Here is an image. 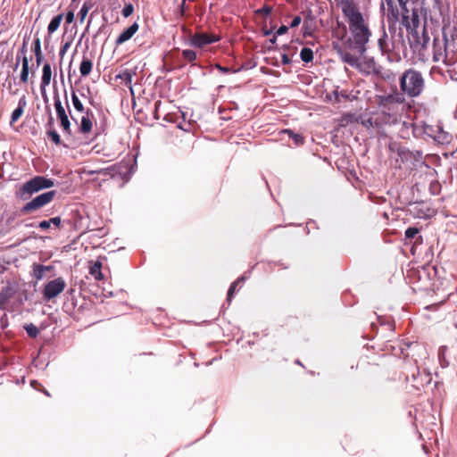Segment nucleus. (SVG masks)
<instances>
[{
	"label": "nucleus",
	"instance_id": "f257e3e1",
	"mask_svg": "<svg viewBox=\"0 0 457 457\" xmlns=\"http://www.w3.org/2000/svg\"><path fill=\"white\" fill-rule=\"evenodd\" d=\"M338 5L347 20L351 36L347 37L346 27L344 26L342 36H337L339 42L334 43L333 48L339 54L343 62L359 69L361 67L359 57L351 54V51L362 55L367 50L371 31L360 12L358 4L353 0H341Z\"/></svg>",
	"mask_w": 457,
	"mask_h": 457
},
{
	"label": "nucleus",
	"instance_id": "f03ea898",
	"mask_svg": "<svg viewBox=\"0 0 457 457\" xmlns=\"http://www.w3.org/2000/svg\"><path fill=\"white\" fill-rule=\"evenodd\" d=\"M375 99L378 111L369 119V122L378 127L398 124L409 108L403 95L397 90L386 96H376Z\"/></svg>",
	"mask_w": 457,
	"mask_h": 457
},
{
	"label": "nucleus",
	"instance_id": "7ed1b4c3",
	"mask_svg": "<svg viewBox=\"0 0 457 457\" xmlns=\"http://www.w3.org/2000/svg\"><path fill=\"white\" fill-rule=\"evenodd\" d=\"M403 25L410 32L409 41L411 47L421 51L426 48L429 42V36L425 27L424 11L422 7H413L411 10L408 6L402 9Z\"/></svg>",
	"mask_w": 457,
	"mask_h": 457
},
{
	"label": "nucleus",
	"instance_id": "20e7f679",
	"mask_svg": "<svg viewBox=\"0 0 457 457\" xmlns=\"http://www.w3.org/2000/svg\"><path fill=\"white\" fill-rule=\"evenodd\" d=\"M424 86L422 74L414 69L406 70L400 78V88L410 97L419 96L423 91Z\"/></svg>",
	"mask_w": 457,
	"mask_h": 457
},
{
	"label": "nucleus",
	"instance_id": "39448f33",
	"mask_svg": "<svg viewBox=\"0 0 457 457\" xmlns=\"http://www.w3.org/2000/svg\"><path fill=\"white\" fill-rule=\"evenodd\" d=\"M53 179L43 176H36L25 182L17 193V196L22 200H29L31 195L38 191L54 187Z\"/></svg>",
	"mask_w": 457,
	"mask_h": 457
},
{
	"label": "nucleus",
	"instance_id": "423d86ee",
	"mask_svg": "<svg viewBox=\"0 0 457 457\" xmlns=\"http://www.w3.org/2000/svg\"><path fill=\"white\" fill-rule=\"evenodd\" d=\"M55 194V191H48L36 196L21 207V213L22 215H29L36 212L50 204L54 200Z\"/></svg>",
	"mask_w": 457,
	"mask_h": 457
},
{
	"label": "nucleus",
	"instance_id": "0eeeda50",
	"mask_svg": "<svg viewBox=\"0 0 457 457\" xmlns=\"http://www.w3.org/2000/svg\"><path fill=\"white\" fill-rule=\"evenodd\" d=\"M424 11V21L425 27H428V22L430 25L435 28H439L443 22H445L447 18H449L448 13L437 9L436 7L428 5V7L423 8Z\"/></svg>",
	"mask_w": 457,
	"mask_h": 457
},
{
	"label": "nucleus",
	"instance_id": "6e6552de",
	"mask_svg": "<svg viewBox=\"0 0 457 457\" xmlns=\"http://www.w3.org/2000/svg\"><path fill=\"white\" fill-rule=\"evenodd\" d=\"M66 287V282L62 278H54L46 283L42 291L43 298L50 301L58 296Z\"/></svg>",
	"mask_w": 457,
	"mask_h": 457
},
{
	"label": "nucleus",
	"instance_id": "1a4fd4ad",
	"mask_svg": "<svg viewBox=\"0 0 457 457\" xmlns=\"http://www.w3.org/2000/svg\"><path fill=\"white\" fill-rule=\"evenodd\" d=\"M54 108L56 111L57 118L60 120L61 127L63 129V132L71 135V124L69 120L68 114L65 111V108L58 96H54Z\"/></svg>",
	"mask_w": 457,
	"mask_h": 457
},
{
	"label": "nucleus",
	"instance_id": "9d476101",
	"mask_svg": "<svg viewBox=\"0 0 457 457\" xmlns=\"http://www.w3.org/2000/svg\"><path fill=\"white\" fill-rule=\"evenodd\" d=\"M220 37L214 34L204 32H196L190 37L189 44L191 46L203 48L204 46L220 41Z\"/></svg>",
	"mask_w": 457,
	"mask_h": 457
},
{
	"label": "nucleus",
	"instance_id": "9b49d317",
	"mask_svg": "<svg viewBox=\"0 0 457 457\" xmlns=\"http://www.w3.org/2000/svg\"><path fill=\"white\" fill-rule=\"evenodd\" d=\"M440 27H442L443 37L446 40L454 42L457 38V13L454 12L453 19L447 18L445 22H443Z\"/></svg>",
	"mask_w": 457,
	"mask_h": 457
},
{
	"label": "nucleus",
	"instance_id": "f8f14e48",
	"mask_svg": "<svg viewBox=\"0 0 457 457\" xmlns=\"http://www.w3.org/2000/svg\"><path fill=\"white\" fill-rule=\"evenodd\" d=\"M441 62L446 66H453L457 62V50L454 49L453 42L451 40H446Z\"/></svg>",
	"mask_w": 457,
	"mask_h": 457
},
{
	"label": "nucleus",
	"instance_id": "ddd939ff",
	"mask_svg": "<svg viewBox=\"0 0 457 457\" xmlns=\"http://www.w3.org/2000/svg\"><path fill=\"white\" fill-rule=\"evenodd\" d=\"M139 26L137 22H134L131 26L123 30L116 38L115 45L120 46L129 40L138 30Z\"/></svg>",
	"mask_w": 457,
	"mask_h": 457
},
{
	"label": "nucleus",
	"instance_id": "4468645a",
	"mask_svg": "<svg viewBox=\"0 0 457 457\" xmlns=\"http://www.w3.org/2000/svg\"><path fill=\"white\" fill-rule=\"evenodd\" d=\"M446 45V39L443 37L442 39L435 37L433 41V61L436 62H441L443 59L444 47Z\"/></svg>",
	"mask_w": 457,
	"mask_h": 457
},
{
	"label": "nucleus",
	"instance_id": "2eb2a0df",
	"mask_svg": "<svg viewBox=\"0 0 457 457\" xmlns=\"http://www.w3.org/2000/svg\"><path fill=\"white\" fill-rule=\"evenodd\" d=\"M90 116H93V112L90 109H87L85 115H83L81 118L79 130L83 135H87L92 131L93 122L90 119Z\"/></svg>",
	"mask_w": 457,
	"mask_h": 457
},
{
	"label": "nucleus",
	"instance_id": "dca6fc26",
	"mask_svg": "<svg viewBox=\"0 0 457 457\" xmlns=\"http://www.w3.org/2000/svg\"><path fill=\"white\" fill-rule=\"evenodd\" d=\"M27 105L25 96L20 98L18 107L12 112L11 116V125L14 124L23 114L24 109Z\"/></svg>",
	"mask_w": 457,
	"mask_h": 457
},
{
	"label": "nucleus",
	"instance_id": "f3484780",
	"mask_svg": "<svg viewBox=\"0 0 457 457\" xmlns=\"http://www.w3.org/2000/svg\"><path fill=\"white\" fill-rule=\"evenodd\" d=\"M103 264L100 261L91 262L89 265V274L95 278L96 280H103L104 275L101 271Z\"/></svg>",
	"mask_w": 457,
	"mask_h": 457
},
{
	"label": "nucleus",
	"instance_id": "a211bd4d",
	"mask_svg": "<svg viewBox=\"0 0 457 457\" xmlns=\"http://www.w3.org/2000/svg\"><path fill=\"white\" fill-rule=\"evenodd\" d=\"M52 78V69L49 63H45L42 70V78L40 88L43 91L46 87L49 86Z\"/></svg>",
	"mask_w": 457,
	"mask_h": 457
},
{
	"label": "nucleus",
	"instance_id": "6ab92c4d",
	"mask_svg": "<svg viewBox=\"0 0 457 457\" xmlns=\"http://www.w3.org/2000/svg\"><path fill=\"white\" fill-rule=\"evenodd\" d=\"M452 135L446 131H444L441 129V128H438L436 134L434 136V139L441 144V145H447L452 141Z\"/></svg>",
	"mask_w": 457,
	"mask_h": 457
},
{
	"label": "nucleus",
	"instance_id": "aec40b11",
	"mask_svg": "<svg viewBox=\"0 0 457 457\" xmlns=\"http://www.w3.org/2000/svg\"><path fill=\"white\" fill-rule=\"evenodd\" d=\"M386 2L388 7L387 21L392 22L397 21L399 18L397 7L394 5L393 0H386Z\"/></svg>",
	"mask_w": 457,
	"mask_h": 457
},
{
	"label": "nucleus",
	"instance_id": "412c9836",
	"mask_svg": "<svg viewBox=\"0 0 457 457\" xmlns=\"http://www.w3.org/2000/svg\"><path fill=\"white\" fill-rule=\"evenodd\" d=\"M93 68V62L90 59L83 56L82 62L79 65V72L81 76L86 77L90 74Z\"/></svg>",
	"mask_w": 457,
	"mask_h": 457
},
{
	"label": "nucleus",
	"instance_id": "4be33fe9",
	"mask_svg": "<svg viewBox=\"0 0 457 457\" xmlns=\"http://www.w3.org/2000/svg\"><path fill=\"white\" fill-rule=\"evenodd\" d=\"M52 269L51 266H45L42 264L34 263L33 264V277L37 280H41L44 277V273L46 270H50Z\"/></svg>",
	"mask_w": 457,
	"mask_h": 457
},
{
	"label": "nucleus",
	"instance_id": "5701e85b",
	"mask_svg": "<svg viewBox=\"0 0 457 457\" xmlns=\"http://www.w3.org/2000/svg\"><path fill=\"white\" fill-rule=\"evenodd\" d=\"M29 60L26 55L22 58V69L20 76V79L22 83L26 84L29 81Z\"/></svg>",
	"mask_w": 457,
	"mask_h": 457
},
{
	"label": "nucleus",
	"instance_id": "b1692460",
	"mask_svg": "<svg viewBox=\"0 0 457 457\" xmlns=\"http://www.w3.org/2000/svg\"><path fill=\"white\" fill-rule=\"evenodd\" d=\"M62 18H63L62 14H58L51 20V21L47 27L48 33L52 34L59 29L60 24L62 21Z\"/></svg>",
	"mask_w": 457,
	"mask_h": 457
},
{
	"label": "nucleus",
	"instance_id": "393cba45",
	"mask_svg": "<svg viewBox=\"0 0 457 457\" xmlns=\"http://www.w3.org/2000/svg\"><path fill=\"white\" fill-rule=\"evenodd\" d=\"M33 51L35 53L37 65L39 66L43 60V54H42V51H41L40 39L38 37L34 40Z\"/></svg>",
	"mask_w": 457,
	"mask_h": 457
},
{
	"label": "nucleus",
	"instance_id": "a878e982",
	"mask_svg": "<svg viewBox=\"0 0 457 457\" xmlns=\"http://www.w3.org/2000/svg\"><path fill=\"white\" fill-rule=\"evenodd\" d=\"M71 101H72V104L75 108V110L79 112H85L86 113V109L84 107V104H82V102L80 101V99L79 98V96H77V94L72 91L71 92Z\"/></svg>",
	"mask_w": 457,
	"mask_h": 457
},
{
	"label": "nucleus",
	"instance_id": "bb28decb",
	"mask_svg": "<svg viewBox=\"0 0 457 457\" xmlns=\"http://www.w3.org/2000/svg\"><path fill=\"white\" fill-rule=\"evenodd\" d=\"M93 7L91 1H87L83 4L81 9L79 12V17L80 23H83L85 18L87 15L88 11Z\"/></svg>",
	"mask_w": 457,
	"mask_h": 457
},
{
	"label": "nucleus",
	"instance_id": "cd10ccee",
	"mask_svg": "<svg viewBox=\"0 0 457 457\" xmlns=\"http://www.w3.org/2000/svg\"><path fill=\"white\" fill-rule=\"evenodd\" d=\"M284 133L288 134L289 137H291L294 140V143L296 146L303 145L304 137L301 134H296L289 129L284 130Z\"/></svg>",
	"mask_w": 457,
	"mask_h": 457
},
{
	"label": "nucleus",
	"instance_id": "c85d7f7f",
	"mask_svg": "<svg viewBox=\"0 0 457 457\" xmlns=\"http://www.w3.org/2000/svg\"><path fill=\"white\" fill-rule=\"evenodd\" d=\"M301 60L304 62H310L313 60V52L311 48L303 47L300 52Z\"/></svg>",
	"mask_w": 457,
	"mask_h": 457
},
{
	"label": "nucleus",
	"instance_id": "c756f323",
	"mask_svg": "<svg viewBox=\"0 0 457 457\" xmlns=\"http://www.w3.org/2000/svg\"><path fill=\"white\" fill-rule=\"evenodd\" d=\"M431 4L437 9L448 13L450 10L449 3L446 0H431Z\"/></svg>",
	"mask_w": 457,
	"mask_h": 457
},
{
	"label": "nucleus",
	"instance_id": "7c9ffc66",
	"mask_svg": "<svg viewBox=\"0 0 457 457\" xmlns=\"http://www.w3.org/2000/svg\"><path fill=\"white\" fill-rule=\"evenodd\" d=\"M245 281V277L244 276H241L239 277L236 281H234L231 286L229 287L228 288V295H227V300L228 302H230L231 299H232V296L233 295L235 294L236 290H237V287L239 283Z\"/></svg>",
	"mask_w": 457,
	"mask_h": 457
},
{
	"label": "nucleus",
	"instance_id": "2f4dec72",
	"mask_svg": "<svg viewBox=\"0 0 457 457\" xmlns=\"http://www.w3.org/2000/svg\"><path fill=\"white\" fill-rule=\"evenodd\" d=\"M24 329L31 338H36L39 334V329L32 323L25 325Z\"/></svg>",
	"mask_w": 457,
	"mask_h": 457
},
{
	"label": "nucleus",
	"instance_id": "473e14b6",
	"mask_svg": "<svg viewBox=\"0 0 457 457\" xmlns=\"http://www.w3.org/2000/svg\"><path fill=\"white\" fill-rule=\"evenodd\" d=\"M47 137L53 141L56 145L62 144L61 137L55 129H50L46 132Z\"/></svg>",
	"mask_w": 457,
	"mask_h": 457
},
{
	"label": "nucleus",
	"instance_id": "72a5a7b5",
	"mask_svg": "<svg viewBox=\"0 0 457 457\" xmlns=\"http://www.w3.org/2000/svg\"><path fill=\"white\" fill-rule=\"evenodd\" d=\"M181 54H182V57L189 62H192L196 59V53L190 49L183 50Z\"/></svg>",
	"mask_w": 457,
	"mask_h": 457
},
{
	"label": "nucleus",
	"instance_id": "f704fd0d",
	"mask_svg": "<svg viewBox=\"0 0 457 457\" xmlns=\"http://www.w3.org/2000/svg\"><path fill=\"white\" fill-rule=\"evenodd\" d=\"M134 12V6L132 4H127L123 10H122V15L125 17V18H128Z\"/></svg>",
	"mask_w": 457,
	"mask_h": 457
},
{
	"label": "nucleus",
	"instance_id": "c9c22d12",
	"mask_svg": "<svg viewBox=\"0 0 457 457\" xmlns=\"http://www.w3.org/2000/svg\"><path fill=\"white\" fill-rule=\"evenodd\" d=\"M9 298L10 295L7 293H4V291L0 293V309H4Z\"/></svg>",
	"mask_w": 457,
	"mask_h": 457
},
{
	"label": "nucleus",
	"instance_id": "e433bc0d",
	"mask_svg": "<svg viewBox=\"0 0 457 457\" xmlns=\"http://www.w3.org/2000/svg\"><path fill=\"white\" fill-rule=\"evenodd\" d=\"M420 232L419 228H414V227H411V228H408L406 230H405V237L406 238H413L418 233Z\"/></svg>",
	"mask_w": 457,
	"mask_h": 457
},
{
	"label": "nucleus",
	"instance_id": "4c0bfd02",
	"mask_svg": "<svg viewBox=\"0 0 457 457\" xmlns=\"http://www.w3.org/2000/svg\"><path fill=\"white\" fill-rule=\"evenodd\" d=\"M271 12H272V7L268 6V5H263L262 8H260L256 11V13L261 14V15H270L271 13Z\"/></svg>",
	"mask_w": 457,
	"mask_h": 457
},
{
	"label": "nucleus",
	"instance_id": "58836bf2",
	"mask_svg": "<svg viewBox=\"0 0 457 457\" xmlns=\"http://www.w3.org/2000/svg\"><path fill=\"white\" fill-rule=\"evenodd\" d=\"M120 78L121 79H123L125 81V83L128 85V84H131V81H132V74L130 71H124L120 76Z\"/></svg>",
	"mask_w": 457,
	"mask_h": 457
},
{
	"label": "nucleus",
	"instance_id": "ea45409f",
	"mask_svg": "<svg viewBox=\"0 0 457 457\" xmlns=\"http://www.w3.org/2000/svg\"><path fill=\"white\" fill-rule=\"evenodd\" d=\"M49 222L51 225H54L57 228H60L62 226V219L60 217L51 218L49 219Z\"/></svg>",
	"mask_w": 457,
	"mask_h": 457
},
{
	"label": "nucleus",
	"instance_id": "a19ab883",
	"mask_svg": "<svg viewBox=\"0 0 457 457\" xmlns=\"http://www.w3.org/2000/svg\"><path fill=\"white\" fill-rule=\"evenodd\" d=\"M71 45V42H66L65 44L62 45V46L60 49V53H59L61 58H62L64 56V54H66V52L70 48Z\"/></svg>",
	"mask_w": 457,
	"mask_h": 457
},
{
	"label": "nucleus",
	"instance_id": "79ce46f5",
	"mask_svg": "<svg viewBox=\"0 0 457 457\" xmlns=\"http://www.w3.org/2000/svg\"><path fill=\"white\" fill-rule=\"evenodd\" d=\"M109 170L110 169H101V170H88L87 173L89 175H93V174L107 175V174H109Z\"/></svg>",
	"mask_w": 457,
	"mask_h": 457
},
{
	"label": "nucleus",
	"instance_id": "37998d69",
	"mask_svg": "<svg viewBox=\"0 0 457 457\" xmlns=\"http://www.w3.org/2000/svg\"><path fill=\"white\" fill-rule=\"evenodd\" d=\"M37 227L43 230H46L51 227V224L48 220H42L38 223Z\"/></svg>",
	"mask_w": 457,
	"mask_h": 457
},
{
	"label": "nucleus",
	"instance_id": "c03bdc74",
	"mask_svg": "<svg viewBox=\"0 0 457 457\" xmlns=\"http://www.w3.org/2000/svg\"><path fill=\"white\" fill-rule=\"evenodd\" d=\"M301 21H302V19L299 15L295 16L291 21L290 27L295 28V27L299 26V24L301 23Z\"/></svg>",
	"mask_w": 457,
	"mask_h": 457
},
{
	"label": "nucleus",
	"instance_id": "a18cd8bd",
	"mask_svg": "<svg viewBox=\"0 0 457 457\" xmlns=\"http://www.w3.org/2000/svg\"><path fill=\"white\" fill-rule=\"evenodd\" d=\"M65 20L67 23H71L74 21V11H69L66 13Z\"/></svg>",
	"mask_w": 457,
	"mask_h": 457
},
{
	"label": "nucleus",
	"instance_id": "49530a36",
	"mask_svg": "<svg viewBox=\"0 0 457 457\" xmlns=\"http://www.w3.org/2000/svg\"><path fill=\"white\" fill-rule=\"evenodd\" d=\"M288 28L285 25L280 26L278 30L276 31V36H281L287 32Z\"/></svg>",
	"mask_w": 457,
	"mask_h": 457
},
{
	"label": "nucleus",
	"instance_id": "de8ad7c7",
	"mask_svg": "<svg viewBox=\"0 0 457 457\" xmlns=\"http://www.w3.org/2000/svg\"><path fill=\"white\" fill-rule=\"evenodd\" d=\"M215 68H216L217 70H219L220 71L223 72V73H228V72L230 71V69H229V68H228V67H223V66H221V65H220V64H219V63H216V64H215Z\"/></svg>",
	"mask_w": 457,
	"mask_h": 457
},
{
	"label": "nucleus",
	"instance_id": "09e8293b",
	"mask_svg": "<svg viewBox=\"0 0 457 457\" xmlns=\"http://www.w3.org/2000/svg\"><path fill=\"white\" fill-rule=\"evenodd\" d=\"M281 62L284 65L289 64L291 62V60L287 54H283L281 55Z\"/></svg>",
	"mask_w": 457,
	"mask_h": 457
},
{
	"label": "nucleus",
	"instance_id": "8fccbe9b",
	"mask_svg": "<svg viewBox=\"0 0 457 457\" xmlns=\"http://www.w3.org/2000/svg\"><path fill=\"white\" fill-rule=\"evenodd\" d=\"M186 2H187V0H182L181 4L179 5V12H180L181 16L185 15Z\"/></svg>",
	"mask_w": 457,
	"mask_h": 457
},
{
	"label": "nucleus",
	"instance_id": "3c124183",
	"mask_svg": "<svg viewBox=\"0 0 457 457\" xmlns=\"http://www.w3.org/2000/svg\"><path fill=\"white\" fill-rule=\"evenodd\" d=\"M161 104H162V102H161V101H157V102L155 103V104H154V105H155V110H154V118H155V119H158V109H159V107H160V105H161Z\"/></svg>",
	"mask_w": 457,
	"mask_h": 457
},
{
	"label": "nucleus",
	"instance_id": "603ef678",
	"mask_svg": "<svg viewBox=\"0 0 457 457\" xmlns=\"http://www.w3.org/2000/svg\"><path fill=\"white\" fill-rule=\"evenodd\" d=\"M401 8L404 9L407 6V0H397Z\"/></svg>",
	"mask_w": 457,
	"mask_h": 457
},
{
	"label": "nucleus",
	"instance_id": "864d4df0",
	"mask_svg": "<svg viewBox=\"0 0 457 457\" xmlns=\"http://www.w3.org/2000/svg\"><path fill=\"white\" fill-rule=\"evenodd\" d=\"M64 99H65V102H66V106H67V108H69V104H68V98H67V93L66 92L64 94ZM68 111L71 113V110L68 109Z\"/></svg>",
	"mask_w": 457,
	"mask_h": 457
},
{
	"label": "nucleus",
	"instance_id": "5fc2aeb1",
	"mask_svg": "<svg viewBox=\"0 0 457 457\" xmlns=\"http://www.w3.org/2000/svg\"><path fill=\"white\" fill-rule=\"evenodd\" d=\"M384 42H385V38H379V39H378V44H379V46H380V47H381V48H383V44H384Z\"/></svg>",
	"mask_w": 457,
	"mask_h": 457
},
{
	"label": "nucleus",
	"instance_id": "6e6d98bb",
	"mask_svg": "<svg viewBox=\"0 0 457 457\" xmlns=\"http://www.w3.org/2000/svg\"><path fill=\"white\" fill-rule=\"evenodd\" d=\"M277 40V36L274 35V37L270 40L271 44H274Z\"/></svg>",
	"mask_w": 457,
	"mask_h": 457
},
{
	"label": "nucleus",
	"instance_id": "4d7b16f0",
	"mask_svg": "<svg viewBox=\"0 0 457 457\" xmlns=\"http://www.w3.org/2000/svg\"><path fill=\"white\" fill-rule=\"evenodd\" d=\"M78 2H79V0H71V6H72V7H73V6L76 4V3H78Z\"/></svg>",
	"mask_w": 457,
	"mask_h": 457
},
{
	"label": "nucleus",
	"instance_id": "13d9d810",
	"mask_svg": "<svg viewBox=\"0 0 457 457\" xmlns=\"http://www.w3.org/2000/svg\"><path fill=\"white\" fill-rule=\"evenodd\" d=\"M48 125H50V126L53 125V117L52 116L49 118Z\"/></svg>",
	"mask_w": 457,
	"mask_h": 457
},
{
	"label": "nucleus",
	"instance_id": "bf43d9fd",
	"mask_svg": "<svg viewBox=\"0 0 457 457\" xmlns=\"http://www.w3.org/2000/svg\"><path fill=\"white\" fill-rule=\"evenodd\" d=\"M271 32H272L271 30H266V31L264 32V35H265V36H269V35H270V34H271Z\"/></svg>",
	"mask_w": 457,
	"mask_h": 457
},
{
	"label": "nucleus",
	"instance_id": "052dcab7",
	"mask_svg": "<svg viewBox=\"0 0 457 457\" xmlns=\"http://www.w3.org/2000/svg\"><path fill=\"white\" fill-rule=\"evenodd\" d=\"M25 51H26V46H25V44H23V46H22V48H21V52H22V53H25Z\"/></svg>",
	"mask_w": 457,
	"mask_h": 457
},
{
	"label": "nucleus",
	"instance_id": "680f3d73",
	"mask_svg": "<svg viewBox=\"0 0 457 457\" xmlns=\"http://www.w3.org/2000/svg\"><path fill=\"white\" fill-rule=\"evenodd\" d=\"M402 154H405V151L404 150H399V155H402Z\"/></svg>",
	"mask_w": 457,
	"mask_h": 457
},
{
	"label": "nucleus",
	"instance_id": "e2e57ef3",
	"mask_svg": "<svg viewBox=\"0 0 457 457\" xmlns=\"http://www.w3.org/2000/svg\"><path fill=\"white\" fill-rule=\"evenodd\" d=\"M443 351H444V348H443V347H441V348L439 349V354H441V353H442Z\"/></svg>",
	"mask_w": 457,
	"mask_h": 457
},
{
	"label": "nucleus",
	"instance_id": "0e129e2a",
	"mask_svg": "<svg viewBox=\"0 0 457 457\" xmlns=\"http://www.w3.org/2000/svg\"><path fill=\"white\" fill-rule=\"evenodd\" d=\"M370 64H374V61H370L369 63V67H370Z\"/></svg>",
	"mask_w": 457,
	"mask_h": 457
},
{
	"label": "nucleus",
	"instance_id": "69168bd1",
	"mask_svg": "<svg viewBox=\"0 0 457 457\" xmlns=\"http://www.w3.org/2000/svg\"><path fill=\"white\" fill-rule=\"evenodd\" d=\"M426 378H427V382H428L429 381L428 375H426Z\"/></svg>",
	"mask_w": 457,
	"mask_h": 457
},
{
	"label": "nucleus",
	"instance_id": "338daca9",
	"mask_svg": "<svg viewBox=\"0 0 457 457\" xmlns=\"http://www.w3.org/2000/svg\"><path fill=\"white\" fill-rule=\"evenodd\" d=\"M71 120H74L77 123H78V120L74 119V117L71 116Z\"/></svg>",
	"mask_w": 457,
	"mask_h": 457
},
{
	"label": "nucleus",
	"instance_id": "774afa93",
	"mask_svg": "<svg viewBox=\"0 0 457 457\" xmlns=\"http://www.w3.org/2000/svg\"><path fill=\"white\" fill-rule=\"evenodd\" d=\"M413 379L416 380L415 374H412Z\"/></svg>",
	"mask_w": 457,
	"mask_h": 457
}]
</instances>
